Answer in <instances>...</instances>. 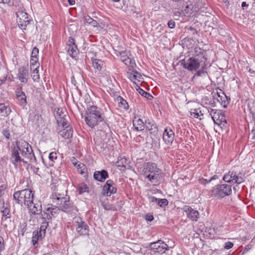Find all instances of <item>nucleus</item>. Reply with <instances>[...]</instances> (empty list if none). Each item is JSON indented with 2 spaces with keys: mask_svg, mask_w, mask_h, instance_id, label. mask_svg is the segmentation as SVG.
<instances>
[{
  "mask_svg": "<svg viewBox=\"0 0 255 255\" xmlns=\"http://www.w3.org/2000/svg\"><path fill=\"white\" fill-rule=\"evenodd\" d=\"M205 51L199 48L195 47L193 52L192 56L187 59L179 61L183 67L189 71H196L204 63H206L207 59L205 57Z\"/></svg>",
  "mask_w": 255,
  "mask_h": 255,
  "instance_id": "f257e3e1",
  "label": "nucleus"
},
{
  "mask_svg": "<svg viewBox=\"0 0 255 255\" xmlns=\"http://www.w3.org/2000/svg\"><path fill=\"white\" fill-rule=\"evenodd\" d=\"M140 169L145 180L154 185L159 183L162 178V173L156 163L147 162Z\"/></svg>",
  "mask_w": 255,
  "mask_h": 255,
  "instance_id": "f03ea898",
  "label": "nucleus"
},
{
  "mask_svg": "<svg viewBox=\"0 0 255 255\" xmlns=\"http://www.w3.org/2000/svg\"><path fill=\"white\" fill-rule=\"evenodd\" d=\"M105 117L102 110L97 106L87 107L85 114V121L91 128H94L99 123L105 120Z\"/></svg>",
  "mask_w": 255,
  "mask_h": 255,
  "instance_id": "7ed1b4c3",
  "label": "nucleus"
},
{
  "mask_svg": "<svg viewBox=\"0 0 255 255\" xmlns=\"http://www.w3.org/2000/svg\"><path fill=\"white\" fill-rule=\"evenodd\" d=\"M13 199L16 203L22 206H28L33 203L34 192L30 189H26L15 192L13 195Z\"/></svg>",
  "mask_w": 255,
  "mask_h": 255,
  "instance_id": "20e7f679",
  "label": "nucleus"
},
{
  "mask_svg": "<svg viewBox=\"0 0 255 255\" xmlns=\"http://www.w3.org/2000/svg\"><path fill=\"white\" fill-rule=\"evenodd\" d=\"M16 148L20 151L22 156L29 160L31 162H36V157L34 155L31 146L26 141L22 140L15 142Z\"/></svg>",
  "mask_w": 255,
  "mask_h": 255,
  "instance_id": "39448f33",
  "label": "nucleus"
},
{
  "mask_svg": "<svg viewBox=\"0 0 255 255\" xmlns=\"http://www.w3.org/2000/svg\"><path fill=\"white\" fill-rule=\"evenodd\" d=\"M211 195L217 198H222L232 193L231 186L226 184L215 186L211 191Z\"/></svg>",
  "mask_w": 255,
  "mask_h": 255,
  "instance_id": "423d86ee",
  "label": "nucleus"
},
{
  "mask_svg": "<svg viewBox=\"0 0 255 255\" xmlns=\"http://www.w3.org/2000/svg\"><path fill=\"white\" fill-rule=\"evenodd\" d=\"M223 180L226 182L239 184L244 182V175L240 172L230 171L224 176Z\"/></svg>",
  "mask_w": 255,
  "mask_h": 255,
  "instance_id": "0eeeda50",
  "label": "nucleus"
},
{
  "mask_svg": "<svg viewBox=\"0 0 255 255\" xmlns=\"http://www.w3.org/2000/svg\"><path fill=\"white\" fill-rule=\"evenodd\" d=\"M76 230L80 235H89V228L87 223L80 217L74 218Z\"/></svg>",
  "mask_w": 255,
  "mask_h": 255,
  "instance_id": "6e6552de",
  "label": "nucleus"
},
{
  "mask_svg": "<svg viewBox=\"0 0 255 255\" xmlns=\"http://www.w3.org/2000/svg\"><path fill=\"white\" fill-rule=\"evenodd\" d=\"M54 111L55 118L58 125H61L63 127L67 128L68 127V119L69 116L65 114L63 111V109L60 108H55Z\"/></svg>",
  "mask_w": 255,
  "mask_h": 255,
  "instance_id": "1a4fd4ad",
  "label": "nucleus"
},
{
  "mask_svg": "<svg viewBox=\"0 0 255 255\" xmlns=\"http://www.w3.org/2000/svg\"><path fill=\"white\" fill-rule=\"evenodd\" d=\"M19 151H20L16 148V145H13L12 148L10 160L11 162L14 165L15 167H17L21 162L24 163H27V161L20 157Z\"/></svg>",
  "mask_w": 255,
  "mask_h": 255,
  "instance_id": "9d476101",
  "label": "nucleus"
},
{
  "mask_svg": "<svg viewBox=\"0 0 255 255\" xmlns=\"http://www.w3.org/2000/svg\"><path fill=\"white\" fill-rule=\"evenodd\" d=\"M150 247L152 252L159 254H162L168 249V245L161 240L151 243Z\"/></svg>",
  "mask_w": 255,
  "mask_h": 255,
  "instance_id": "9b49d317",
  "label": "nucleus"
},
{
  "mask_svg": "<svg viewBox=\"0 0 255 255\" xmlns=\"http://www.w3.org/2000/svg\"><path fill=\"white\" fill-rule=\"evenodd\" d=\"M16 15L18 25L21 29H25L30 22L27 13L22 11H19L16 13Z\"/></svg>",
  "mask_w": 255,
  "mask_h": 255,
  "instance_id": "f8f14e48",
  "label": "nucleus"
},
{
  "mask_svg": "<svg viewBox=\"0 0 255 255\" xmlns=\"http://www.w3.org/2000/svg\"><path fill=\"white\" fill-rule=\"evenodd\" d=\"M60 209L58 207L51 205H48V207L46 208L43 212V219H50L52 217H55L59 213Z\"/></svg>",
  "mask_w": 255,
  "mask_h": 255,
  "instance_id": "ddd939ff",
  "label": "nucleus"
},
{
  "mask_svg": "<svg viewBox=\"0 0 255 255\" xmlns=\"http://www.w3.org/2000/svg\"><path fill=\"white\" fill-rule=\"evenodd\" d=\"M56 204L59 205L60 210L66 213H74L75 211H77V208L73 206L69 200H67L66 198H64L62 203L61 202Z\"/></svg>",
  "mask_w": 255,
  "mask_h": 255,
  "instance_id": "4468645a",
  "label": "nucleus"
},
{
  "mask_svg": "<svg viewBox=\"0 0 255 255\" xmlns=\"http://www.w3.org/2000/svg\"><path fill=\"white\" fill-rule=\"evenodd\" d=\"M117 190L116 184L114 181L111 179L107 181L103 188L104 195L107 196H111L112 194L116 193Z\"/></svg>",
  "mask_w": 255,
  "mask_h": 255,
  "instance_id": "2eb2a0df",
  "label": "nucleus"
},
{
  "mask_svg": "<svg viewBox=\"0 0 255 255\" xmlns=\"http://www.w3.org/2000/svg\"><path fill=\"white\" fill-rule=\"evenodd\" d=\"M186 212L188 218L192 221H197L199 217V213L197 210H195L189 206H184L183 208Z\"/></svg>",
  "mask_w": 255,
  "mask_h": 255,
  "instance_id": "dca6fc26",
  "label": "nucleus"
},
{
  "mask_svg": "<svg viewBox=\"0 0 255 255\" xmlns=\"http://www.w3.org/2000/svg\"><path fill=\"white\" fill-rule=\"evenodd\" d=\"M28 76V70L26 67L22 66L18 68L17 77L21 83H26Z\"/></svg>",
  "mask_w": 255,
  "mask_h": 255,
  "instance_id": "f3484780",
  "label": "nucleus"
},
{
  "mask_svg": "<svg viewBox=\"0 0 255 255\" xmlns=\"http://www.w3.org/2000/svg\"><path fill=\"white\" fill-rule=\"evenodd\" d=\"M15 96L21 107H24L27 104L26 96L24 92L22 91V86H20L15 91Z\"/></svg>",
  "mask_w": 255,
  "mask_h": 255,
  "instance_id": "a211bd4d",
  "label": "nucleus"
},
{
  "mask_svg": "<svg viewBox=\"0 0 255 255\" xmlns=\"http://www.w3.org/2000/svg\"><path fill=\"white\" fill-rule=\"evenodd\" d=\"M27 207L29 210V212L31 214L38 215L41 213L42 205L39 201H35V202H33V203H30Z\"/></svg>",
  "mask_w": 255,
  "mask_h": 255,
  "instance_id": "6ab92c4d",
  "label": "nucleus"
},
{
  "mask_svg": "<svg viewBox=\"0 0 255 255\" xmlns=\"http://www.w3.org/2000/svg\"><path fill=\"white\" fill-rule=\"evenodd\" d=\"M163 140L167 144H171L174 138V132L170 128H166L163 132Z\"/></svg>",
  "mask_w": 255,
  "mask_h": 255,
  "instance_id": "aec40b11",
  "label": "nucleus"
},
{
  "mask_svg": "<svg viewBox=\"0 0 255 255\" xmlns=\"http://www.w3.org/2000/svg\"><path fill=\"white\" fill-rule=\"evenodd\" d=\"M145 127L151 134L155 136L157 134L158 128L153 120L149 119L146 120L145 121Z\"/></svg>",
  "mask_w": 255,
  "mask_h": 255,
  "instance_id": "412c9836",
  "label": "nucleus"
},
{
  "mask_svg": "<svg viewBox=\"0 0 255 255\" xmlns=\"http://www.w3.org/2000/svg\"><path fill=\"white\" fill-rule=\"evenodd\" d=\"M109 177V174L107 170L103 169L101 171H96L94 172V178L95 180L103 182Z\"/></svg>",
  "mask_w": 255,
  "mask_h": 255,
  "instance_id": "4be33fe9",
  "label": "nucleus"
},
{
  "mask_svg": "<svg viewBox=\"0 0 255 255\" xmlns=\"http://www.w3.org/2000/svg\"><path fill=\"white\" fill-rule=\"evenodd\" d=\"M128 53L127 51H123L120 53L121 60L127 66H131L134 64L132 60L128 56Z\"/></svg>",
  "mask_w": 255,
  "mask_h": 255,
  "instance_id": "5701e85b",
  "label": "nucleus"
},
{
  "mask_svg": "<svg viewBox=\"0 0 255 255\" xmlns=\"http://www.w3.org/2000/svg\"><path fill=\"white\" fill-rule=\"evenodd\" d=\"M133 125L137 131H141L145 128V122L144 123L140 119L134 118L133 120Z\"/></svg>",
  "mask_w": 255,
  "mask_h": 255,
  "instance_id": "b1692460",
  "label": "nucleus"
},
{
  "mask_svg": "<svg viewBox=\"0 0 255 255\" xmlns=\"http://www.w3.org/2000/svg\"><path fill=\"white\" fill-rule=\"evenodd\" d=\"M214 117L213 120L215 124L220 125L223 122L226 123L224 114L221 110H220V113H217L216 115H214Z\"/></svg>",
  "mask_w": 255,
  "mask_h": 255,
  "instance_id": "393cba45",
  "label": "nucleus"
},
{
  "mask_svg": "<svg viewBox=\"0 0 255 255\" xmlns=\"http://www.w3.org/2000/svg\"><path fill=\"white\" fill-rule=\"evenodd\" d=\"M66 50L68 54L72 58H75L79 52V50L76 45L67 46Z\"/></svg>",
  "mask_w": 255,
  "mask_h": 255,
  "instance_id": "a878e982",
  "label": "nucleus"
},
{
  "mask_svg": "<svg viewBox=\"0 0 255 255\" xmlns=\"http://www.w3.org/2000/svg\"><path fill=\"white\" fill-rule=\"evenodd\" d=\"M73 129L71 128H64L59 132V135L62 137L68 139L71 138L73 135Z\"/></svg>",
  "mask_w": 255,
  "mask_h": 255,
  "instance_id": "bb28decb",
  "label": "nucleus"
},
{
  "mask_svg": "<svg viewBox=\"0 0 255 255\" xmlns=\"http://www.w3.org/2000/svg\"><path fill=\"white\" fill-rule=\"evenodd\" d=\"M64 198L63 194H61L58 192L53 193L51 196V199L54 203H56L57 201V203H59V201L62 203Z\"/></svg>",
  "mask_w": 255,
  "mask_h": 255,
  "instance_id": "cd10ccee",
  "label": "nucleus"
},
{
  "mask_svg": "<svg viewBox=\"0 0 255 255\" xmlns=\"http://www.w3.org/2000/svg\"><path fill=\"white\" fill-rule=\"evenodd\" d=\"M11 112L10 108L4 104L0 103V114L2 116L6 117Z\"/></svg>",
  "mask_w": 255,
  "mask_h": 255,
  "instance_id": "c85d7f7f",
  "label": "nucleus"
},
{
  "mask_svg": "<svg viewBox=\"0 0 255 255\" xmlns=\"http://www.w3.org/2000/svg\"><path fill=\"white\" fill-rule=\"evenodd\" d=\"M93 66L94 68L97 69L99 71L102 70L103 65L104 62L101 60L92 58Z\"/></svg>",
  "mask_w": 255,
  "mask_h": 255,
  "instance_id": "c756f323",
  "label": "nucleus"
},
{
  "mask_svg": "<svg viewBox=\"0 0 255 255\" xmlns=\"http://www.w3.org/2000/svg\"><path fill=\"white\" fill-rule=\"evenodd\" d=\"M48 226V222L44 220L41 224L39 231L38 233L40 234V237L41 238H43L45 237L46 233V230Z\"/></svg>",
  "mask_w": 255,
  "mask_h": 255,
  "instance_id": "7c9ffc66",
  "label": "nucleus"
},
{
  "mask_svg": "<svg viewBox=\"0 0 255 255\" xmlns=\"http://www.w3.org/2000/svg\"><path fill=\"white\" fill-rule=\"evenodd\" d=\"M117 99L120 108L124 110H128V104L126 100L124 99L121 96L118 97Z\"/></svg>",
  "mask_w": 255,
  "mask_h": 255,
  "instance_id": "2f4dec72",
  "label": "nucleus"
},
{
  "mask_svg": "<svg viewBox=\"0 0 255 255\" xmlns=\"http://www.w3.org/2000/svg\"><path fill=\"white\" fill-rule=\"evenodd\" d=\"M2 213V220H6L7 218H9L11 216L10 210L7 207H3L0 210Z\"/></svg>",
  "mask_w": 255,
  "mask_h": 255,
  "instance_id": "473e14b6",
  "label": "nucleus"
},
{
  "mask_svg": "<svg viewBox=\"0 0 255 255\" xmlns=\"http://www.w3.org/2000/svg\"><path fill=\"white\" fill-rule=\"evenodd\" d=\"M128 78L131 81H133L134 80L139 81L141 78V75L137 71H133L128 74Z\"/></svg>",
  "mask_w": 255,
  "mask_h": 255,
  "instance_id": "72a5a7b5",
  "label": "nucleus"
},
{
  "mask_svg": "<svg viewBox=\"0 0 255 255\" xmlns=\"http://www.w3.org/2000/svg\"><path fill=\"white\" fill-rule=\"evenodd\" d=\"M39 66H37L35 68H33V70L31 73V77L34 82H38L39 80V75L38 68Z\"/></svg>",
  "mask_w": 255,
  "mask_h": 255,
  "instance_id": "f704fd0d",
  "label": "nucleus"
},
{
  "mask_svg": "<svg viewBox=\"0 0 255 255\" xmlns=\"http://www.w3.org/2000/svg\"><path fill=\"white\" fill-rule=\"evenodd\" d=\"M43 238H41L40 237V234L37 231H34L33 233V237L32 238V242L33 245L35 246L37 244L39 240H41Z\"/></svg>",
  "mask_w": 255,
  "mask_h": 255,
  "instance_id": "c9c22d12",
  "label": "nucleus"
},
{
  "mask_svg": "<svg viewBox=\"0 0 255 255\" xmlns=\"http://www.w3.org/2000/svg\"><path fill=\"white\" fill-rule=\"evenodd\" d=\"M117 166L126 168V165L128 164V160L125 157H119L117 162Z\"/></svg>",
  "mask_w": 255,
  "mask_h": 255,
  "instance_id": "e433bc0d",
  "label": "nucleus"
},
{
  "mask_svg": "<svg viewBox=\"0 0 255 255\" xmlns=\"http://www.w3.org/2000/svg\"><path fill=\"white\" fill-rule=\"evenodd\" d=\"M190 114L191 116L196 118H199L200 119H201L200 117L203 116V114L201 113V111L199 110V109L191 110L190 112Z\"/></svg>",
  "mask_w": 255,
  "mask_h": 255,
  "instance_id": "4c0bfd02",
  "label": "nucleus"
},
{
  "mask_svg": "<svg viewBox=\"0 0 255 255\" xmlns=\"http://www.w3.org/2000/svg\"><path fill=\"white\" fill-rule=\"evenodd\" d=\"M137 91L141 96H143L145 98H146L147 99H150L153 98V97L150 94H149L148 93L140 88L139 87H138Z\"/></svg>",
  "mask_w": 255,
  "mask_h": 255,
  "instance_id": "58836bf2",
  "label": "nucleus"
},
{
  "mask_svg": "<svg viewBox=\"0 0 255 255\" xmlns=\"http://www.w3.org/2000/svg\"><path fill=\"white\" fill-rule=\"evenodd\" d=\"M85 21L86 23L91 25L93 27H97L98 23V22L94 20L90 16H87L85 18Z\"/></svg>",
  "mask_w": 255,
  "mask_h": 255,
  "instance_id": "ea45409f",
  "label": "nucleus"
},
{
  "mask_svg": "<svg viewBox=\"0 0 255 255\" xmlns=\"http://www.w3.org/2000/svg\"><path fill=\"white\" fill-rule=\"evenodd\" d=\"M88 187L86 184L82 183L79 185V193L80 194H82L85 192L88 193Z\"/></svg>",
  "mask_w": 255,
  "mask_h": 255,
  "instance_id": "a19ab883",
  "label": "nucleus"
},
{
  "mask_svg": "<svg viewBox=\"0 0 255 255\" xmlns=\"http://www.w3.org/2000/svg\"><path fill=\"white\" fill-rule=\"evenodd\" d=\"M157 204L160 207H165L168 204V201L166 199H158Z\"/></svg>",
  "mask_w": 255,
  "mask_h": 255,
  "instance_id": "79ce46f5",
  "label": "nucleus"
},
{
  "mask_svg": "<svg viewBox=\"0 0 255 255\" xmlns=\"http://www.w3.org/2000/svg\"><path fill=\"white\" fill-rule=\"evenodd\" d=\"M219 99H218V101L221 103V105L224 108L226 107V105L228 103V102L226 100L227 99V97L226 95H224L223 96H220L219 95Z\"/></svg>",
  "mask_w": 255,
  "mask_h": 255,
  "instance_id": "37998d69",
  "label": "nucleus"
},
{
  "mask_svg": "<svg viewBox=\"0 0 255 255\" xmlns=\"http://www.w3.org/2000/svg\"><path fill=\"white\" fill-rule=\"evenodd\" d=\"M201 68L200 70H199L197 71V72L194 75V77L195 76H201L205 72V69L206 66L205 63H203L202 65L200 66Z\"/></svg>",
  "mask_w": 255,
  "mask_h": 255,
  "instance_id": "c03bdc74",
  "label": "nucleus"
},
{
  "mask_svg": "<svg viewBox=\"0 0 255 255\" xmlns=\"http://www.w3.org/2000/svg\"><path fill=\"white\" fill-rule=\"evenodd\" d=\"M49 159L54 162L57 159V153L55 152H52L49 154Z\"/></svg>",
  "mask_w": 255,
  "mask_h": 255,
  "instance_id": "a18cd8bd",
  "label": "nucleus"
},
{
  "mask_svg": "<svg viewBox=\"0 0 255 255\" xmlns=\"http://www.w3.org/2000/svg\"><path fill=\"white\" fill-rule=\"evenodd\" d=\"M38 53H39L38 49L37 47H34L32 49L31 54V57L38 58L37 56L38 55Z\"/></svg>",
  "mask_w": 255,
  "mask_h": 255,
  "instance_id": "49530a36",
  "label": "nucleus"
},
{
  "mask_svg": "<svg viewBox=\"0 0 255 255\" xmlns=\"http://www.w3.org/2000/svg\"><path fill=\"white\" fill-rule=\"evenodd\" d=\"M208 112L210 113V115L213 119L214 117V115H216L217 113H219V112L220 113V110L210 109L208 110Z\"/></svg>",
  "mask_w": 255,
  "mask_h": 255,
  "instance_id": "de8ad7c7",
  "label": "nucleus"
},
{
  "mask_svg": "<svg viewBox=\"0 0 255 255\" xmlns=\"http://www.w3.org/2000/svg\"><path fill=\"white\" fill-rule=\"evenodd\" d=\"M148 199L149 203H157L158 201V198L151 195H148Z\"/></svg>",
  "mask_w": 255,
  "mask_h": 255,
  "instance_id": "09e8293b",
  "label": "nucleus"
},
{
  "mask_svg": "<svg viewBox=\"0 0 255 255\" xmlns=\"http://www.w3.org/2000/svg\"><path fill=\"white\" fill-rule=\"evenodd\" d=\"M38 60V58H32L30 59V68L32 70L33 68L32 67L34 66Z\"/></svg>",
  "mask_w": 255,
  "mask_h": 255,
  "instance_id": "8fccbe9b",
  "label": "nucleus"
},
{
  "mask_svg": "<svg viewBox=\"0 0 255 255\" xmlns=\"http://www.w3.org/2000/svg\"><path fill=\"white\" fill-rule=\"evenodd\" d=\"M2 134L3 136L5 137L6 139H9L10 137V133L8 130L6 129H3L2 130Z\"/></svg>",
  "mask_w": 255,
  "mask_h": 255,
  "instance_id": "3c124183",
  "label": "nucleus"
},
{
  "mask_svg": "<svg viewBox=\"0 0 255 255\" xmlns=\"http://www.w3.org/2000/svg\"><path fill=\"white\" fill-rule=\"evenodd\" d=\"M233 243L231 242H228L225 244L224 248L226 249L229 250L233 247Z\"/></svg>",
  "mask_w": 255,
  "mask_h": 255,
  "instance_id": "603ef678",
  "label": "nucleus"
},
{
  "mask_svg": "<svg viewBox=\"0 0 255 255\" xmlns=\"http://www.w3.org/2000/svg\"><path fill=\"white\" fill-rule=\"evenodd\" d=\"M75 45V42H74V39L71 37H69V40H68V42L67 44V46H71V45Z\"/></svg>",
  "mask_w": 255,
  "mask_h": 255,
  "instance_id": "864d4df0",
  "label": "nucleus"
},
{
  "mask_svg": "<svg viewBox=\"0 0 255 255\" xmlns=\"http://www.w3.org/2000/svg\"><path fill=\"white\" fill-rule=\"evenodd\" d=\"M4 243L3 239L2 237L0 236V252L4 250Z\"/></svg>",
  "mask_w": 255,
  "mask_h": 255,
  "instance_id": "5fc2aeb1",
  "label": "nucleus"
},
{
  "mask_svg": "<svg viewBox=\"0 0 255 255\" xmlns=\"http://www.w3.org/2000/svg\"><path fill=\"white\" fill-rule=\"evenodd\" d=\"M168 26L170 28H173L175 26V22L174 20H171L168 22Z\"/></svg>",
  "mask_w": 255,
  "mask_h": 255,
  "instance_id": "6e6d98bb",
  "label": "nucleus"
},
{
  "mask_svg": "<svg viewBox=\"0 0 255 255\" xmlns=\"http://www.w3.org/2000/svg\"><path fill=\"white\" fill-rule=\"evenodd\" d=\"M0 3H7L9 5H12L13 2L11 1V0H0Z\"/></svg>",
  "mask_w": 255,
  "mask_h": 255,
  "instance_id": "4d7b16f0",
  "label": "nucleus"
},
{
  "mask_svg": "<svg viewBox=\"0 0 255 255\" xmlns=\"http://www.w3.org/2000/svg\"><path fill=\"white\" fill-rule=\"evenodd\" d=\"M218 178V176L216 175H214L213 176H212L210 179L209 180H207V179H205V181L206 182V183H208L209 182H210L212 180H214V179H216Z\"/></svg>",
  "mask_w": 255,
  "mask_h": 255,
  "instance_id": "13d9d810",
  "label": "nucleus"
},
{
  "mask_svg": "<svg viewBox=\"0 0 255 255\" xmlns=\"http://www.w3.org/2000/svg\"><path fill=\"white\" fill-rule=\"evenodd\" d=\"M145 219L147 221L151 222L153 220L154 218L152 215H146Z\"/></svg>",
  "mask_w": 255,
  "mask_h": 255,
  "instance_id": "bf43d9fd",
  "label": "nucleus"
},
{
  "mask_svg": "<svg viewBox=\"0 0 255 255\" xmlns=\"http://www.w3.org/2000/svg\"><path fill=\"white\" fill-rule=\"evenodd\" d=\"M4 194V188L2 186H0V197H2Z\"/></svg>",
  "mask_w": 255,
  "mask_h": 255,
  "instance_id": "052dcab7",
  "label": "nucleus"
},
{
  "mask_svg": "<svg viewBox=\"0 0 255 255\" xmlns=\"http://www.w3.org/2000/svg\"><path fill=\"white\" fill-rule=\"evenodd\" d=\"M189 29L193 32V34L197 33V31L196 30V29L194 28L191 27V26L189 27Z\"/></svg>",
  "mask_w": 255,
  "mask_h": 255,
  "instance_id": "680f3d73",
  "label": "nucleus"
},
{
  "mask_svg": "<svg viewBox=\"0 0 255 255\" xmlns=\"http://www.w3.org/2000/svg\"><path fill=\"white\" fill-rule=\"evenodd\" d=\"M69 4L71 5H73L75 3V0H67Z\"/></svg>",
  "mask_w": 255,
  "mask_h": 255,
  "instance_id": "e2e57ef3",
  "label": "nucleus"
},
{
  "mask_svg": "<svg viewBox=\"0 0 255 255\" xmlns=\"http://www.w3.org/2000/svg\"><path fill=\"white\" fill-rule=\"evenodd\" d=\"M152 193L156 194V193H160L161 192V190L156 189L153 190V191H152Z\"/></svg>",
  "mask_w": 255,
  "mask_h": 255,
  "instance_id": "0e129e2a",
  "label": "nucleus"
},
{
  "mask_svg": "<svg viewBox=\"0 0 255 255\" xmlns=\"http://www.w3.org/2000/svg\"><path fill=\"white\" fill-rule=\"evenodd\" d=\"M248 6H249L248 4H247L246 3V2H245V1L243 2L242 3V6L243 7H248Z\"/></svg>",
  "mask_w": 255,
  "mask_h": 255,
  "instance_id": "69168bd1",
  "label": "nucleus"
},
{
  "mask_svg": "<svg viewBox=\"0 0 255 255\" xmlns=\"http://www.w3.org/2000/svg\"><path fill=\"white\" fill-rule=\"evenodd\" d=\"M186 7L193 9L194 8V5L192 3H191L190 4L187 5Z\"/></svg>",
  "mask_w": 255,
  "mask_h": 255,
  "instance_id": "338daca9",
  "label": "nucleus"
},
{
  "mask_svg": "<svg viewBox=\"0 0 255 255\" xmlns=\"http://www.w3.org/2000/svg\"><path fill=\"white\" fill-rule=\"evenodd\" d=\"M222 1L225 3L226 5H228L229 4V1L228 0H222Z\"/></svg>",
  "mask_w": 255,
  "mask_h": 255,
  "instance_id": "774afa93",
  "label": "nucleus"
}]
</instances>
